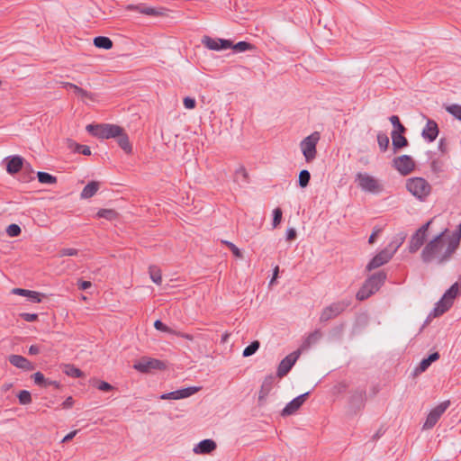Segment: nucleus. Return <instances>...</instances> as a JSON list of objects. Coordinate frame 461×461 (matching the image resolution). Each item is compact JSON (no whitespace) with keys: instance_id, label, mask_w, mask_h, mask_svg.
I'll return each mask as SVG.
<instances>
[{"instance_id":"26","label":"nucleus","mask_w":461,"mask_h":461,"mask_svg":"<svg viewBox=\"0 0 461 461\" xmlns=\"http://www.w3.org/2000/svg\"><path fill=\"white\" fill-rule=\"evenodd\" d=\"M451 306H452V302H449L446 298L442 297L436 303V306L433 309L432 312L429 314V316L438 317V316L444 314L446 312H447Z\"/></svg>"},{"instance_id":"11","label":"nucleus","mask_w":461,"mask_h":461,"mask_svg":"<svg viewBox=\"0 0 461 461\" xmlns=\"http://www.w3.org/2000/svg\"><path fill=\"white\" fill-rule=\"evenodd\" d=\"M449 406L450 401L447 400L433 408L428 414L426 421L422 426V429H432Z\"/></svg>"},{"instance_id":"63","label":"nucleus","mask_w":461,"mask_h":461,"mask_svg":"<svg viewBox=\"0 0 461 461\" xmlns=\"http://www.w3.org/2000/svg\"><path fill=\"white\" fill-rule=\"evenodd\" d=\"M74 404V400L71 396L68 397L63 402H62V407L64 409H69L73 406Z\"/></svg>"},{"instance_id":"53","label":"nucleus","mask_w":461,"mask_h":461,"mask_svg":"<svg viewBox=\"0 0 461 461\" xmlns=\"http://www.w3.org/2000/svg\"><path fill=\"white\" fill-rule=\"evenodd\" d=\"M78 255V249H72V248H64V249H61L59 251V257H66V256H77Z\"/></svg>"},{"instance_id":"10","label":"nucleus","mask_w":461,"mask_h":461,"mask_svg":"<svg viewBox=\"0 0 461 461\" xmlns=\"http://www.w3.org/2000/svg\"><path fill=\"white\" fill-rule=\"evenodd\" d=\"M366 390L365 386H359L357 389L350 392L348 399V404L350 410L357 413L361 411L366 404Z\"/></svg>"},{"instance_id":"39","label":"nucleus","mask_w":461,"mask_h":461,"mask_svg":"<svg viewBox=\"0 0 461 461\" xmlns=\"http://www.w3.org/2000/svg\"><path fill=\"white\" fill-rule=\"evenodd\" d=\"M321 330H315L314 331L311 332L308 335V337L306 338V339L303 342V348L310 347L312 344L316 343L321 339Z\"/></svg>"},{"instance_id":"44","label":"nucleus","mask_w":461,"mask_h":461,"mask_svg":"<svg viewBox=\"0 0 461 461\" xmlns=\"http://www.w3.org/2000/svg\"><path fill=\"white\" fill-rule=\"evenodd\" d=\"M389 121L391 122V123L393 124L394 130L393 131H397V132H402V133H405L407 129L405 128V126L400 122V119L397 115H392L390 118H389Z\"/></svg>"},{"instance_id":"22","label":"nucleus","mask_w":461,"mask_h":461,"mask_svg":"<svg viewBox=\"0 0 461 461\" xmlns=\"http://www.w3.org/2000/svg\"><path fill=\"white\" fill-rule=\"evenodd\" d=\"M128 11H137L140 14L150 15V16H160L163 14L161 9L147 6L145 4L140 5H128L126 6Z\"/></svg>"},{"instance_id":"41","label":"nucleus","mask_w":461,"mask_h":461,"mask_svg":"<svg viewBox=\"0 0 461 461\" xmlns=\"http://www.w3.org/2000/svg\"><path fill=\"white\" fill-rule=\"evenodd\" d=\"M259 347H260V343L258 340L252 341L249 345H248L244 348L242 356L244 357H248L254 355L258 350Z\"/></svg>"},{"instance_id":"7","label":"nucleus","mask_w":461,"mask_h":461,"mask_svg":"<svg viewBox=\"0 0 461 461\" xmlns=\"http://www.w3.org/2000/svg\"><path fill=\"white\" fill-rule=\"evenodd\" d=\"M356 182H357L358 187L365 192L379 194L383 191V185L379 181L366 173L358 172L356 175Z\"/></svg>"},{"instance_id":"4","label":"nucleus","mask_w":461,"mask_h":461,"mask_svg":"<svg viewBox=\"0 0 461 461\" xmlns=\"http://www.w3.org/2000/svg\"><path fill=\"white\" fill-rule=\"evenodd\" d=\"M86 129L92 136L99 139L116 138L122 131V127L108 123L88 124Z\"/></svg>"},{"instance_id":"51","label":"nucleus","mask_w":461,"mask_h":461,"mask_svg":"<svg viewBox=\"0 0 461 461\" xmlns=\"http://www.w3.org/2000/svg\"><path fill=\"white\" fill-rule=\"evenodd\" d=\"M95 386L98 390L103 391V392H110V391L114 389V387L112 384H110L109 383H107L105 381H98V380H96L95 382Z\"/></svg>"},{"instance_id":"59","label":"nucleus","mask_w":461,"mask_h":461,"mask_svg":"<svg viewBox=\"0 0 461 461\" xmlns=\"http://www.w3.org/2000/svg\"><path fill=\"white\" fill-rule=\"evenodd\" d=\"M23 169L24 174H26V173L28 174V177L25 178V181L33 179V176H32L33 170L30 164H28V163L25 165L23 164Z\"/></svg>"},{"instance_id":"47","label":"nucleus","mask_w":461,"mask_h":461,"mask_svg":"<svg viewBox=\"0 0 461 461\" xmlns=\"http://www.w3.org/2000/svg\"><path fill=\"white\" fill-rule=\"evenodd\" d=\"M19 402L23 405L30 404L32 402L31 393L27 390H22L17 395Z\"/></svg>"},{"instance_id":"37","label":"nucleus","mask_w":461,"mask_h":461,"mask_svg":"<svg viewBox=\"0 0 461 461\" xmlns=\"http://www.w3.org/2000/svg\"><path fill=\"white\" fill-rule=\"evenodd\" d=\"M459 292V284H453L444 294L443 297L449 302H454V299L457 296Z\"/></svg>"},{"instance_id":"19","label":"nucleus","mask_w":461,"mask_h":461,"mask_svg":"<svg viewBox=\"0 0 461 461\" xmlns=\"http://www.w3.org/2000/svg\"><path fill=\"white\" fill-rule=\"evenodd\" d=\"M5 161L7 173L10 175H14L23 169L24 158L21 156L14 155L7 157Z\"/></svg>"},{"instance_id":"58","label":"nucleus","mask_w":461,"mask_h":461,"mask_svg":"<svg viewBox=\"0 0 461 461\" xmlns=\"http://www.w3.org/2000/svg\"><path fill=\"white\" fill-rule=\"evenodd\" d=\"M296 238H297L296 230L294 228L287 229L286 236H285L286 240L287 241H293V240H296Z\"/></svg>"},{"instance_id":"9","label":"nucleus","mask_w":461,"mask_h":461,"mask_svg":"<svg viewBox=\"0 0 461 461\" xmlns=\"http://www.w3.org/2000/svg\"><path fill=\"white\" fill-rule=\"evenodd\" d=\"M133 368L140 373H149L153 370H164L166 364L159 359L143 357L133 365Z\"/></svg>"},{"instance_id":"60","label":"nucleus","mask_w":461,"mask_h":461,"mask_svg":"<svg viewBox=\"0 0 461 461\" xmlns=\"http://www.w3.org/2000/svg\"><path fill=\"white\" fill-rule=\"evenodd\" d=\"M11 293L13 294H17V295L26 297L27 294H29V290L23 289V288H14V289H12Z\"/></svg>"},{"instance_id":"52","label":"nucleus","mask_w":461,"mask_h":461,"mask_svg":"<svg viewBox=\"0 0 461 461\" xmlns=\"http://www.w3.org/2000/svg\"><path fill=\"white\" fill-rule=\"evenodd\" d=\"M154 327H155L156 330H158L159 331L167 332V333H170V334H173L175 332V330H173V329L169 328L168 326H167L160 320H157L154 322Z\"/></svg>"},{"instance_id":"46","label":"nucleus","mask_w":461,"mask_h":461,"mask_svg":"<svg viewBox=\"0 0 461 461\" xmlns=\"http://www.w3.org/2000/svg\"><path fill=\"white\" fill-rule=\"evenodd\" d=\"M446 111L452 114L456 119L461 121V105L450 104L446 107Z\"/></svg>"},{"instance_id":"15","label":"nucleus","mask_w":461,"mask_h":461,"mask_svg":"<svg viewBox=\"0 0 461 461\" xmlns=\"http://www.w3.org/2000/svg\"><path fill=\"white\" fill-rule=\"evenodd\" d=\"M392 250H389L387 248H384L380 252H378L367 264L366 270L372 271L375 268H378L393 258Z\"/></svg>"},{"instance_id":"8","label":"nucleus","mask_w":461,"mask_h":461,"mask_svg":"<svg viewBox=\"0 0 461 461\" xmlns=\"http://www.w3.org/2000/svg\"><path fill=\"white\" fill-rule=\"evenodd\" d=\"M433 222L430 219L426 223L421 225L411 237L409 241V252L416 253L425 243L428 236L429 229Z\"/></svg>"},{"instance_id":"12","label":"nucleus","mask_w":461,"mask_h":461,"mask_svg":"<svg viewBox=\"0 0 461 461\" xmlns=\"http://www.w3.org/2000/svg\"><path fill=\"white\" fill-rule=\"evenodd\" d=\"M393 167L402 176L411 174L415 168V162L409 155L396 157L393 160Z\"/></svg>"},{"instance_id":"25","label":"nucleus","mask_w":461,"mask_h":461,"mask_svg":"<svg viewBox=\"0 0 461 461\" xmlns=\"http://www.w3.org/2000/svg\"><path fill=\"white\" fill-rule=\"evenodd\" d=\"M391 135L394 152H397L409 145V141L404 136V133L392 131Z\"/></svg>"},{"instance_id":"16","label":"nucleus","mask_w":461,"mask_h":461,"mask_svg":"<svg viewBox=\"0 0 461 461\" xmlns=\"http://www.w3.org/2000/svg\"><path fill=\"white\" fill-rule=\"evenodd\" d=\"M310 393L307 392L303 393L294 399H293L290 402H288L285 407L282 410L281 415L283 417L290 416L295 413L304 403V402L308 399Z\"/></svg>"},{"instance_id":"2","label":"nucleus","mask_w":461,"mask_h":461,"mask_svg":"<svg viewBox=\"0 0 461 461\" xmlns=\"http://www.w3.org/2000/svg\"><path fill=\"white\" fill-rule=\"evenodd\" d=\"M386 278L387 274L383 270L371 275L357 293V299L358 301L368 299L380 289Z\"/></svg>"},{"instance_id":"56","label":"nucleus","mask_w":461,"mask_h":461,"mask_svg":"<svg viewBox=\"0 0 461 461\" xmlns=\"http://www.w3.org/2000/svg\"><path fill=\"white\" fill-rule=\"evenodd\" d=\"M20 317L25 321H28V322H33V321H38V314L36 313H28V312H23L20 314Z\"/></svg>"},{"instance_id":"27","label":"nucleus","mask_w":461,"mask_h":461,"mask_svg":"<svg viewBox=\"0 0 461 461\" xmlns=\"http://www.w3.org/2000/svg\"><path fill=\"white\" fill-rule=\"evenodd\" d=\"M100 187V183L97 181L89 182L82 190L80 194L81 199H88L93 197Z\"/></svg>"},{"instance_id":"28","label":"nucleus","mask_w":461,"mask_h":461,"mask_svg":"<svg viewBox=\"0 0 461 461\" xmlns=\"http://www.w3.org/2000/svg\"><path fill=\"white\" fill-rule=\"evenodd\" d=\"M67 143L68 147L77 153L83 154L85 156L91 155V149L89 146L78 144L70 139H68Z\"/></svg>"},{"instance_id":"1","label":"nucleus","mask_w":461,"mask_h":461,"mask_svg":"<svg viewBox=\"0 0 461 461\" xmlns=\"http://www.w3.org/2000/svg\"><path fill=\"white\" fill-rule=\"evenodd\" d=\"M461 240V223L450 231L447 228L427 242L420 253L423 263L443 265L448 262L459 247Z\"/></svg>"},{"instance_id":"32","label":"nucleus","mask_w":461,"mask_h":461,"mask_svg":"<svg viewBox=\"0 0 461 461\" xmlns=\"http://www.w3.org/2000/svg\"><path fill=\"white\" fill-rule=\"evenodd\" d=\"M67 89H72L74 91V93L78 95V96H81V97H87V98H90L92 99L93 98V95L89 92H87L86 90L77 86V85L75 84H72V83H65V86H64Z\"/></svg>"},{"instance_id":"34","label":"nucleus","mask_w":461,"mask_h":461,"mask_svg":"<svg viewBox=\"0 0 461 461\" xmlns=\"http://www.w3.org/2000/svg\"><path fill=\"white\" fill-rule=\"evenodd\" d=\"M63 372L71 377L78 378L84 376V373L77 367H76L74 365H65Z\"/></svg>"},{"instance_id":"38","label":"nucleus","mask_w":461,"mask_h":461,"mask_svg":"<svg viewBox=\"0 0 461 461\" xmlns=\"http://www.w3.org/2000/svg\"><path fill=\"white\" fill-rule=\"evenodd\" d=\"M99 218H104L108 221H113L117 219L118 212L113 209H101L97 212Z\"/></svg>"},{"instance_id":"55","label":"nucleus","mask_w":461,"mask_h":461,"mask_svg":"<svg viewBox=\"0 0 461 461\" xmlns=\"http://www.w3.org/2000/svg\"><path fill=\"white\" fill-rule=\"evenodd\" d=\"M223 243L230 249V250L232 252V254L236 257V258H242V253L241 251L240 250V249L238 247H236L232 242L230 241H223Z\"/></svg>"},{"instance_id":"40","label":"nucleus","mask_w":461,"mask_h":461,"mask_svg":"<svg viewBox=\"0 0 461 461\" xmlns=\"http://www.w3.org/2000/svg\"><path fill=\"white\" fill-rule=\"evenodd\" d=\"M377 143L381 151H386L390 143L388 136L385 133L379 131L377 133Z\"/></svg>"},{"instance_id":"18","label":"nucleus","mask_w":461,"mask_h":461,"mask_svg":"<svg viewBox=\"0 0 461 461\" xmlns=\"http://www.w3.org/2000/svg\"><path fill=\"white\" fill-rule=\"evenodd\" d=\"M275 384V376L273 375H269L265 377L259 393H258V405L261 406L265 403L267 397L271 392Z\"/></svg>"},{"instance_id":"21","label":"nucleus","mask_w":461,"mask_h":461,"mask_svg":"<svg viewBox=\"0 0 461 461\" xmlns=\"http://www.w3.org/2000/svg\"><path fill=\"white\" fill-rule=\"evenodd\" d=\"M8 361L14 366L25 371H32L35 368L34 365L31 361L21 355H10L8 357Z\"/></svg>"},{"instance_id":"43","label":"nucleus","mask_w":461,"mask_h":461,"mask_svg":"<svg viewBox=\"0 0 461 461\" xmlns=\"http://www.w3.org/2000/svg\"><path fill=\"white\" fill-rule=\"evenodd\" d=\"M404 240H405V235L401 234L397 239H395L394 240H392L387 245L386 248L389 250H392V254L394 255L396 253V251L398 250V249L401 247V245L403 243Z\"/></svg>"},{"instance_id":"49","label":"nucleus","mask_w":461,"mask_h":461,"mask_svg":"<svg viewBox=\"0 0 461 461\" xmlns=\"http://www.w3.org/2000/svg\"><path fill=\"white\" fill-rule=\"evenodd\" d=\"M282 217H283V212L281 210V208L277 207L276 209H274L273 211V222H272V225L274 228H276L281 221H282Z\"/></svg>"},{"instance_id":"29","label":"nucleus","mask_w":461,"mask_h":461,"mask_svg":"<svg viewBox=\"0 0 461 461\" xmlns=\"http://www.w3.org/2000/svg\"><path fill=\"white\" fill-rule=\"evenodd\" d=\"M94 45L96 48L104 49V50H110L113 48V41L106 36H96L94 39Z\"/></svg>"},{"instance_id":"50","label":"nucleus","mask_w":461,"mask_h":461,"mask_svg":"<svg viewBox=\"0 0 461 461\" xmlns=\"http://www.w3.org/2000/svg\"><path fill=\"white\" fill-rule=\"evenodd\" d=\"M26 297L31 303H38L41 302L42 297H44V295L39 292L29 290V294H27Z\"/></svg>"},{"instance_id":"54","label":"nucleus","mask_w":461,"mask_h":461,"mask_svg":"<svg viewBox=\"0 0 461 461\" xmlns=\"http://www.w3.org/2000/svg\"><path fill=\"white\" fill-rule=\"evenodd\" d=\"M34 383L38 384L41 387H44V384L46 383V379L44 375L41 372H36L32 375Z\"/></svg>"},{"instance_id":"61","label":"nucleus","mask_w":461,"mask_h":461,"mask_svg":"<svg viewBox=\"0 0 461 461\" xmlns=\"http://www.w3.org/2000/svg\"><path fill=\"white\" fill-rule=\"evenodd\" d=\"M41 348L40 346L32 345L29 348L28 353H29V355L34 356V355H38L39 353H41Z\"/></svg>"},{"instance_id":"62","label":"nucleus","mask_w":461,"mask_h":461,"mask_svg":"<svg viewBox=\"0 0 461 461\" xmlns=\"http://www.w3.org/2000/svg\"><path fill=\"white\" fill-rule=\"evenodd\" d=\"M381 232V229H375L372 232V234L370 235L369 237V240H368V242L370 244H374L375 242V240H376V237L378 236V234Z\"/></svg>"},{"instance_id":"36","label":"nucleus","mask_w":461,"mask_h":461,"mask_svg":"<svg viewBox=\"0 0 461 461\" xmlns=\"http://www.w3.org/2000/svg\"><path fill=\"white\" fill-rule=\"evenodd\" d=\"M230 49H232L236 52H244L247 50H255L256 47L248 41H242L237 42L236 44L232 43V46L230 47Z\"/></svg>"},{"instance_id":"17","label":"nucleus","mask_w":461,"mask_h":461,"mask_svg":"<svg viewBox=\"0 0 461 461\" xmlns=\"http://www.w3.org/2000/svg\"><path fill=\"white\" fill-rule=\"evenodd\" d=\"M200 390V387L190 386L183 389H179L176 391H173L170 393H163L160 396L162 400H179L190 397Z\"/></svg>"},{"instance_id":"57","label":"nucleus","mask_w":461,"mask_h":461,"mask_svg":"<svg viewBox=\"0 0 461 461\" xmlns=\"http://www.w3.org/2000/svg\"><path fill=\"white\" fill-rule=\"evenodd\" d=\"M183 104L186 109H194L196 105V101L193 97L186 96L184 98Z\"/></svg>"},{"instance_id":"24","label":"nucleus","mask_w":461,"mask_h":461,"mask_svg":"<svg viewBox=\"0 0 461 461\" xmlns=\"http://www.w3.org/2000/svg\"><path fill=\"white\" fill-rule=\"evenodd\" d=\"M439 353L438 352H433L428 356V357L423 358L419 366L414 370V375L421 374L425 372L429 366L437 361L439 358Z\"/></svg>"},{"instance_id":"5","label":"nucleus","mask_w":461,"mask_h":461,"mask_svg":"<svg viewBox=\"0 0 461 461\" xmlns=\"http://www.w3.org/2000/svg\"><path fill=\"white\" fill-rule=\"evenodd\" d=\"M350 299H345L332 303L329 306L323 308L320 316V321L327 322L332 319H335L342 312H344L347 310V308L350 306Z\"/></svg>"},{"instance_id":"30","label":"nucleus","mask_w":461,"mask_h":461,"mask_svg":"<svg viewBox=\"0 0 461 461\" xmlns=\"http://www.w3.org/2000/svg\"><path fill=\"white\" fill-rule=\"evenodd\" d=\"M116 138H118L117 142L121 149H123L126 153H131L132 150L131 145L130 143L128 135L124 132L123 130L119 135L116 136Z\"/></svg>"},{"instance_id":"64","label":"nucleus","mask_w":461,"mask_h":461,"mask_svg":"<svg viewBox=\"0 0 461 461\" xmlns=\"http://www.w3.org/2000/svg\"><path fill=\"white\" fill-rule=\"evenodd\" d=\"M92 286V283L90 281H79L78 288L81 290H86Z\"/></svg>"},{"instance_id":"48","label":"nucleus","mask_w":461,"mask_h":461,"mask_svg":"<svg viewBox=\"0 0 461 461\" xmlns=\"http://www.w3.org/2000/svg\"><path fill=\"white\" fill-rule=\"evenodd\" d=\"M21 227L15 223H12L6 228L7 235L12 238L18 237L21 234Z\"/></svg>"},{"instance_id":"42","label":"nucleus","mask_w":461,"mask_h":461,"mask_svg":"<svg viewBox=\"0 0 461 461\" xmlns=\"http://www.w3.org/2000/svg\"><path fill=\"white\" fill-rule=\"evenodd\" d=\"M311 174L308 170L303 169L299 173L298 185L302 188H305L310 182Z\"/></svg>"},{"instance_id":"13","label":"nucleus","mask_w":461,"mask_h":461,"mask_svg":"<svg viewBox=\"0 0 461 461\" xmlns=\"http://www.w3.org/2000/svg\"><path fill=\"white\" fill-rule=\"evenodd\" d=\"M300 355L301 351L300 349H298L292 352L284 359H282L277 367L276 376H278L279 378H283L284 376H285L290 372L294 365L296 363Z\"/></svg>"},{"instance_id":"45","label":"nucleus","mask_w":461,"mask_h":461,"mask_svg":"<svg viewBox=\"0 0 461 461\" xmlns=\"http://www.w3.org/2000/svg\"><path fill=\"white\" fill-rule=\"evenodd\" d=\"M149 272L151 280L155 284L160 285L162 282V276L160 270L157 267H149Z\"/></svg>"},{"instance_id":"6","label":"nucleus","mask_w":461,"mask_h":461,"mask_svg":"<svg viewBox=\"0 0 461 461\" xmlns=\"http://www.w3.org/2000/svg\"><path fill=\"white\" fill-rule=\"evenodd\" d=\"M319 140L320 133L318 131H314L301 141L300 148L307 163H310L316 158V146Z\"/></svg>"},{"instance_id":"35","label":"nucleus","mask_w":461,"mask_h":461,"mask_svg":"<svg viewBox=\"0 0 461 461\" xmlns=\"http://www.w3.org/2000/svg\"><path fill=\"white\" fill-rule=\"evenodd\" d=\"M38 181L41 184L53 185L57 183V177L47 173V172H38L37 173Z\"/></svg>"},{"instance_id":"23","label":"nucleus","mask_w":461,"mask_h":461,"mask_svg":"<svg viewBox=\"0 0 461 461\" xmlns=\"http://www.w3.org/2000/svg\"><path fill=\"white\" fill-rule=\"evenodd\" d=\"M217 445L214 440L206 438L200 441L194 447V451L196 454H210L215 450Z\"/></svg>"},{"instance_id":"14","label":"nucleus","mask_w":461,"mask_h":461,"mask_svg":"<svg viewBox=\"0 0 461 461\" xmlns=\"http://www.w3.org/2000/svg\"><path fill=\"white\" fill-rule=\"evenodd\" d=\"M202 43L207 49L217 51L230 49V47L232 46V41L230 40L213 39L206 35L203 37Z\"/></svg>"},{"instance_id":"20","label":"nucleus","mask_w":461,"mask_h":461,"mask_svg":"<svg viewBox=\"0 0 461 461\" xmlns=\"http://www.w3.org/2000/svg\"><path fill=\"white\" fill-rule=\"evenodd\" d=\"M438 132L439 130L437 122L434 120L429 119L422 130L421 136L429 142H432L437 139Z\"/></svg>"},{"instance_id":"3","label":"nucleus","mask_w":461,"mask_h":461,"mask_svg":"<svg viewBox=\"0 0 461 461\" xmlns=\"http://www.w3.org/2000/svg\"><path fill=\"white\" fill-rule=\"evenodd\" d=\"M407 190L418 200L424 202L431 193L430 184L423 177H411L406 180Z\"/></svg>"},{"instance_id":"31","label":"nucleus","mask_w":461,"mask_h":461,"mask_svg":"<svg viewBox=\"0 0 461 461\" xmlns=\"http://www.w3.org/2000/svg\"><path fill=\"white\" fill-rule=\"evenodd\" d=\"M345 327V323H340L332 327L329 333L330 338L333 340H340L342 339Z\"/></svg>"},{"instance_id":"33","label":"nucleus","mask_w":461,"mask_h":461,"mask_svg":"<svg viewBox=\"0 0 461 461\" xmlns=\"http://www.w3.org/2000/svg\"><path fill=\"white\" fill-rule=\"evenodd\" d=\"M234 181L240 185L249 183V174L245 167H240L235 171Z\"/></svg>"}]
</instances>
